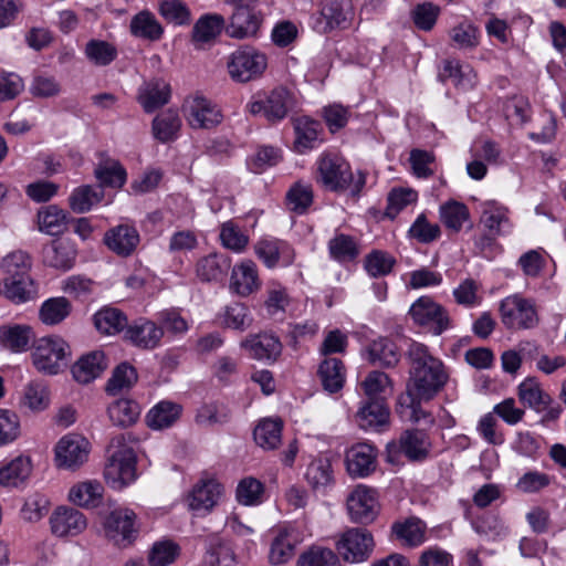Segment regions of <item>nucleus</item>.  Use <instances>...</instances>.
<instances>
[{
    "label": "nucleus",
    "instance_id": "nucleus-1",
    "mask_svg": "<svg viewBox=\"0 0 566 566\" xmlns=\"http://www.w3.org/2000/svg\"><path fill=\"white\" fill-rule=\"evenodd\" d=\"M410 361L406 391L424 401L433 399L447 385L449 373L443 361L422 343L413 342L408 349Z\"/></svg>",
    "mask_w": 566,
    "mask_h": 566
},
{
    "label": "nucleus",
    "instance_id": "nucleus-2",
    "mask_svg": "<svg viewBox=\"0 0 566 566\" xmlns=\"http://www.w3.org/2000/svg\"><path fill=\"white\" fill-rule=\"evenodd\" d=\"M107 452L104 478L112 489L122 490L137 478L135 451L126 443L125 436L118 434L111 440Z\"/></svg>",
    "mask_w": 566,
    "mask_h": 566
},
{
    "label": "nucleus",
    "instance_id": "nucleus-3",
    "mask_svg": "<svg viewBox=\"0 0 566 566\" xmlns=\"http://www.w3.org/2000/svg\"><path fill=\"white\" fill-rule=\"evenodd\" d=\"M268 67L266 55L258 49L243 45L227 60V71L235 83H248L260 78Z\"/></svg>",
    "mask_w": 566,
    "mask_h": 566
},
{
    "label": "nucleus",
    "instance_id": "nucleus-4",
    "mask_svg": "<svg viewBox=\"0 0 566 566\" xmlns=\"http://www.w3.org/2000/svg\"><path fill=\"white\" fill-rule=\"evenodd\" d=\"M350 0H321L318 11L311 17V25L319 34L348 29L354 19Z\"/></svg>",
    "mask_w": 566,
    "mask_h": 566
},
{
    "label": "nucleus",
    "instance_id": "nucleus-5",
    "mask_svg": "<svg viewBox=\"0 0 566 566\" xmlns=\"http://www.w3.org/2000/svg\"><path fill=\"white\" fill-rule=\"evenodd\" d=\"M429 448L430 442L423 430L407 429L400 434L398 440L387 443L385 459L394 465L402 463V455L410 461H420L427 458Z\"/></svg>",
    "mask_w": 566,
    "mask_h": 566
},
{
    "label": "nucleus",
    "instance_id": "nucleus-6",
    "mask_svg": "<svg viewBox=\"0 0 566 566\" xmlns=\"http://www.w3.org/2000/svg\"><path fill=\"white\" fill-rule=\"evenodd\" d=\"M70 356L69 344L56 336L39 339L32 352L33 365L40 373L48 375L59 374L67 365Z\"/></svg>",
    "mask_w": 566,
    "mask_h": 566
},
{
    "label": "nucleus",
    "instance_id": "nucleus-7",
    "mask_svg": "<svg viewBox=\"0 0 566 566\" xmlns=\"http://www.w3.org/2000/svg\"><path fill=\"white\" fill-rule=\"evenodd\" d=\"M297 106L295 94L284 86H277L249 104L253 115H260L268 122L275 124L283 120Z\"/></svg>",
    "mask_w": 566,
    "mask_h": 566
},
{
    "label": "nucleus",
    "instance_id": "nucleus-8",
    "mask_svg": "<svg viewBox=\"0 0 566 566\" xmlns=\"http://www.w3.org/2000/svg\"><path fill=\"white\" fill-rule=\"evenodd\" d=\"M500 314L503 325L509 329H531L539 322L534 301L518 294L502 300Z\"/></svg>",
    "mask_w": 566,
    "mask_h": 566
},
{
    "label": "nucleus",
    "instance_id": "nucleus-9",
    "mask_svg": "<svg viewBox=\"0 0 566 566\" xmlns=\"http://www.w3.org/2000/svg\"><path fill=\"white\" fill-rule=\"evenodd\" d=\"M317 182L329 191L338 192L349 188L353 172L349 164L335 154H323L317 160Z\"/></svg>",
    "mask_w": 566,
    "mask_h": 566
},
{
    "label": "nucleus",
    "instance_id": "nucleus-10",
    "mask_svg": "<svg viewBox=\"0 0 566 566\" xmlns=\"http://www.w3.org/2000/svg\"><path fill=\"white\" fill-rule=\"evenodd\" d=\"M182 111L188 125L193 129H212L223 119L218 105L201 95L187 97Z\"/></svg>",
    "mask_w": 566,
    "mask_h": 566
},
{
    "label": "nucleus",
    "instance_id": "nucleus-11",
    "mask_svg": "<svg viewBox=\"0 0 566 566\" xmlns=\"http://www.w3.org/2000/svg\"><path fill=\"white\" fill-rule=\"evenodd\" d=\"M105 535L114 545L125 548L132 545L138 535L136 514L129 509H115L105 517Z\"/></svg>",
    "mask_w": 566,
    "mask_h": 566
},
{
    "label": "nucleus",
    "instance_id": "nucleus-12",
    "mask_svg": "<svg viewBox=\"0 0 566 566\" xmlns=\"http://www.w3.org/2000/svg\"><path fill=\"white\" fill-rule=\"evenodd\" d=\"M337 552L349 563L366 562L373 554L375 541L373 534L363 527H353L344 532L336 544Z\"/></svg>",
    "mask_w": 566,
    "mask_h": 566
},
{
    "label": "nucleus",
    "instance_id": "nucleus-13",
    "mask_svg": "<svg viewBox=\"0 0 566 566\" xmlns=\"http://www.w3.org/2000/svg\"><path fill=\"white\" fill-rule=\"evenodd\" d=\"M409 314L416 324L428 327L433 335H440L450 327L446 310L428 296L419 297L411 305Z\"/></svg>",
    "mask_w": 566,
    "mask_h": 566
},
{
    "label": "nucleus",
    "instance_id": "nucleus-14",
    "mask_svg": "<svg viewBox=\"0 0 566 566\" xmlns=\"http://www.w3.org/2000/svg\"><path fill=\"white\" fill-rule=\"evenodd\" d=\"M90 442L78 434H66L55 447V461L59 468L76 470L86 462Z\"/></svg>",
    "mask_w": 566,
    "mask_h": 566
},
{
    "label": "nucleus",
    "instance_id": "nucleus-15",
    "mask_svg": "<svg viewBox=\"0 0 566 566\" xmlns=\"http://www.w3.org/2000/svg\"><path fill=\"white\" fill-rule=\"evenodd\" d=\"M254 253L265 268L290 266L295 260L293 247L277 238H262L254 244Z\"/></svg>",
    "mask_w": 566,
    "mask_h": 566
},
{
    "label": "nucleus",
    "instance_id": "nucleus-16",
    "mask_svg": "<svg viewBox=\"0 0 566 566\" xmlns=\"http://www.w3.org/2000/svg\"><path fill=\"white\" fill-rule=\"evenodd\" d=\"M356 422L363 430L381 432L389 428L390 410L386 399H365L356 412Z\"/></svg>",
    "mask_w": 566,
    "mask_h": 566
},
{
    "label": "nucleus",
    "instance_id": "nucleus-17",
    "mask_svg": "<svg viewBox=\"0 0 566 566\" xmlns=\"http://www.w3.org/2000/svg\"><path fill=\"white\" fill-rule=\"evenodd\" d=\"M249 356L255 360L274 363L282 354L283 345L280 338L268 332L250 334L240 344Z\"/></svg>",
    "mask_w": 566,
    "mask_h": 566
},
{
    "label": "nucleus",
    "instance_id": "nucleus-18",
    "mask_svg": "<svg viewBox=\"0 0 566 566\" xmlns=\"http://www.w3.org/2000/svg\"><path fill=\"white\" fill-rule=\"evenodd\" d=\"M103 242L116 255L127 258L137 250L140 235L135 226L120 223L105 232Z\"/></svg>",
    "mask_w": 566,
    "mask_h": 566
},
{
    "label": "nucleus",
    "instance_id": "nucleus-19",
    "mask_svg": "<svg viewBox=\"0 0 566 566\" xmlns=\"http://www.w3.org/2000/svg\"><path fill=\"white\" fill-rule=\"evenodd\" d=\"M376 492L364 485L357 486L347 499V510L353 522L367 524L377 515Z\"/></svg>",
    "mask_w": 566,
    "mask_h": 566
},
{
    "label": "nucleus",
    "instance_id": "nucleus-20",
    "mask_svg": "<svg viewBox=\"0 0 566 566\" xmlns=\"http://www.w3.org/2000/svg\"><path fill=\"white\" fill-rule=\"evenodd\" d=\"M480 223L486 231L499 237L511 233L513 223L507 207L496 200H486L480 205Z\"/></svg>",
    "mask_w": 566,
    "mask_h": 566
},
{
    "label": "nucleus",
    "instance_id": "nucleus-21",
    "mask_svg": "<svg viewBox=\"0 0 566 566\" xmlns=\"http://www.w3.org/2000/svg\"><path fill=\"white\" fill-rule=\"evenodd\" d=\"M51 531L59 537L76 536L87 526L86 517L74 507L60 506L50 517Z\"/></svg>",
    "mask_w": 566,
    "mask_h": 566
},
{
    "label": "nucleus",
    "instance_id": "nucleus-22",
    "mask_svg": "<svg viewBox=\"0 0 566 566\" xmlns=\"http://www.w3.org/2000/svg\"><path fill=\"white\" fill-rule=\"evenodd\" d=\"M262 24V15L256 8L232 10L226 33L233 39L255 36Z\"/></svg>",
    "mask_w": 566,
    "mask_h": 566
},
{
    "label": "nucleus",
    "instance_id": "nucleus-23",
    "mask_svg": "<svg viewBox=\"0 0 566 566\" xmlns=\"http://www.w3.org/2000/svg\"><path fill=\"white\" fill-rule=\"evenodd\" d=\"M163 337V327L146 318H139L125 331V338L142 349L158 347Z\"/></svg>",
    "mask_w": 566,
    "mask_h": 566
},
{
    "label": "nucleus",
    "instance_id": "nucleus-24",
    "mask_svg": "<svg viewBox=\"0 0 566 566\" xmlns=\"http://www.w3.org/2000/svg\"><path fill=\"white\" fill-rule=\"evenodd\" d=\"M170 85L163 78L144 82L137 93V101L146 113H154L169 102Z\"/></svg>",
    "mask_w": 566,
    "mask_h": 566
},
{
    "label": "nucleus",
    "instance_id": "nucleus-25",
    "mask_svg": "<svg viewBox=\"0 0 566 566\" xmlns=\"http://www.w3.org/2000/svg\"><path fill=\"white\" fill-rule=\"evenodd\" d=\"M43 263L48 266L67 271L76 259L75 245L67 239H55L42 249Z\"/></svg>",
    "mask_w": 566,
    "mask_h": 566
},
{
    "label": "nucleus",
    "instance_id": "nucleus-26",
    "mask_svg": "<svg viewBox=\"0 0 566 566\" xmlns=\"http://www.w3.org/2000/svg\"><path fill=\"white\" fill-rule=\"evenodd\" d=\"M377 450L367 443L353 446L346 452V467L350 475L364 478L376 469Z\"/></svg>",
    "mask_w": 566,
    "mask_h": 566
},
{
    "label": "nucleus",
    "instance_id": "nucleus-27",
    "mask_svg": "<svg viewBox=\"0 0 566 566\" xmlns=\"http://www.w3.org/2000/svg\"><path fill=\"white\" fill-rule=\"evenodd\" d=\"M261 287L258 266L252 260H243L232 269L230 289L240 296H249Z\"/></svg>",
    "mask_w": 566,
    "mask_h": 566
},
{
    "label": "nucleus",
    "instance_id": "nucleus-28",
    "mask_svg": "<svg viewBox=\"0 0 566 566\" xmlns=\"http://www.w3.org/2000/svg\"><path fill=\"white\" fill-rule=\"evenodd\" d=\"M302 542V536L296 527L289 525L279 531L271 543L269 559L273 565H281L290 560L294 549Z\"/></svg>",
    "mask_w": 566,
    "mask_h": 566
},
{
    "label": "nucleus",
    "instance_id": "nucleus-29",
    "mask_svg": "<svg viewBox=\"0 0 566 566\" xmlns=\"http://www.w3.org/2000/svg\"><path fill=\"white\" fill-rule=\"evenodd\" d=\"M107 366L108 361L104 352L94 350L83 355L72 366V375L77 382L88 384L99 377Z\"/></svg>",
    "mask_w": 566,
    "mask_h": 566
},
{
    "label": "nucleus",
    "instance_id": "nucleus-30",
    "mask_svg": "<svg viewBox=\"0 0 566 566\" xmlns=\"http://www.w3.org/2000/svg\"><path fill=\"white\" fill-rule=\"evenodd\" d=\"M231 268V260L222 253H210L196 263V275L201 282H221Z\"/></svg>",
    "mask_w": 566,
    "mask_h": 566
},
{
    "label": "nucleus",
    "instance_id": "nucleus-31",
    "mask_svg": "<svg viewBox=\"0 0 566 566\" xmlns=\"http://www.w3.org/2000/svg\"><path fill=\"white\" fill-rule=\"evenodd\" d=\"M364 353L370 364L385 368L396 366L400 359L396 344L387 337L373 340Z\"/></svg>",
    "mask_w": 566,
    "mask_h": 566
},
{
    "label": "nucleus",
    "instance_id": "nucleus-32",
    "mask_svg": "<svg viewBox=\"0 0 566 566\" xmlns=\"http://www.w3.org/2000/svg\"><path fill=\"white\" fill-rule=\"evenodd\" d=\"M421 401L424 399L405 391L398 397L396 411L403 421L431 426L434 419L430 412L422 409Z\"/></svg>",
    "mask_w": 566,
    "mask_h": 566
},
{
    "label": "nucleus",
    "instance_id": "nucleus-33",
    "mask_svg": "<svg viewBox=\"0 0 566 566\" xmlns=\"http://www.w3.org/2000/svg\"><path fill=\"white\" fill-rule=\"evenodd\" d=\"M220 494L221 485L217 481H202L195 485L189 497V507L199 514H206L217 504Z\"/></svg>",
    "mask_w": 566,
    "mask_h": 566
},
{
    "label": "nucleus",
    "instance_id": "nucleus-34",
    "mask_svg": "<svg viewBox=\"0 0 566 566\" xmlns=\"http://www.w3.org/2000/svg\"><path fill=\"white\" fill-rule=\"evenodd\" d=\"M427 525L418 517H409L401 522H395L391 533L401 545L417 547L426 539Z\"/></svg>",
    "mask_w": 566,
    "mask_h": 566
},
{
    "label": "nucleus",
    "instance_id": "nucleus-35",
    "mask_svg": "<svg viewBox=\"0 0 566 566\" xmlns=\"http://www.w3.org/2000/svg\"><path fill=\"white\" fill-rule=\"evenodd\" d=\"M181 413V405L169 400H161L148 411L146 422L151 429L163 430L175 424Z\"/></svg>",
    "mask_w": 566,
    "mask_h": 566
},
{
    "label": "nucleus",
    "instance_id": "nucleus-36",
    "mask_svg": "<svg viewBox=\"0 0 566 566\" xmlns=\"http://www.w3.org/2000/svg\"><path fill=\"white\" fill-rule=\"evenodd\" d=\"M317 375L323 388L331 392L339 391L345 384L346 369L339 358L326 357L319 364Z\"/></svg>",
    "mask_w": 566,
    "mask_h": 566
},
{
    "label": "nucleus",
    "instance_id": "nucleus-37",
    "mask_svg": "<svg viewBox=\"0 0 566 566\" xmlns=\"http://www.w3.org/2000/svg\"><path fill=\"white\" fill-rule=\"evenodd\" d=\"M181 128V118L171 108L159 113L151 123V132L158 142L165 144L177 139Z\"/></svg>",
    "mask_w": 566,
    "mask_h": 566
},
{
    "label": "nucleus",
    "instance_id": "nucleus-38",
    "mask_svg": "<svg viewBox=\"0 0 566 566\" xmlns=\"http://www.w3.org/2000/svg\"><path fill=\"white\" fill-rule=\"evenodd\" d=\"M33 336V332L28 325L0 326V344L14 353L25 352Z\"/></svg>",
    "mask_w": 566,
    "mask_h": 566
},
{
    "label": "nucleus",
    "instance_id": "nucleus-39",
    "mask_svg": "<svg viewBox=\"0 0 566 566\" xmlns=\"http://www.w3.org/2000/svg\"><path fill=\"white\" fill-rule=\"evenodd\" d=\"M305 479L314 491H325L334 483V471L326 457L313 459L305 472Z\"/></svg>",
    "mask_w": 566,
    "mask_h": 566
},
{
    "label": "nucleus",
    "instance_id": "nucleus-40",
    "mask_svg": "<svg viewBox=\"0 0 566 566\" xmlns=\"http://www.w3.org/2000/svg\"><path fill=\"white\" fill-rule=\"evenodd\" d=\"M319 123L308 117H298L293 120L295 133L294 148L304 154L315 147L318 139Z\"/></svg>",
    "mask_w": 566,
    "mask_h": 566
},
{
    "label": "nucleus",
    "instance_id": "nucleus-41",
    "mask_svg": "<svg viewBox=\"0 0 566 566\" xmlns=\"http://www.w3.org/2000/svg\"><path fill=\"white\" fill-rule=\"evenodd\" d=\"M129 28L134 36L148 41H158L164 33V29L156 17L146 10L132 18Z\"/></svg>",
    "mask_w": 566,
    "mask_h": 566
},
{
    "label": "nucleus",
    "instance_id": "nucleus-42",
    "mask_svg": "<svg viewBox=\"0 0 566 566\" xmlns=\"http://www.w3.org/2000/svg\"><path fill=\"white\" fill-rule=\"evenodd\" d=\"M441 81L451 78L453 84L461 90L468 91L476 84V73L469 64H461L454 60L444 62L443 71L440 73Z\"/></svg>",
    "mask_w": 566,
    "mask_h": 566
},
{
    "label": "nucleus",
    "instance_id": "nucleus-43",
    "mask_svg": "<svg viewBox=\"0 0 566 566\" xmlns=\"http://www.w3.org/2000/svg\"><path fill=\"white\" fill-rule=\"evenodd\" d=\"M94 175L99 181V187L122 188L127 179L125 168L118 160L107 158L95 168Z\"/></svg>",
    "mask_w": 566,
    "mask_h": 566
},
{
    "label": "nucleus",
    "instance_id": "nucleus-44",
    "mask_svg": "<svg viewBox=\"0 0 566 566\" xmlns=\"http://www.w3.org/2000/svg\"><path fill=\"white\" fill-rule=\"evenodd\" d=\"M331 259L338 263L354 261L360 253L356 240L345 233H335L327 243Z\"/></svg>",
    "mask_w": 566,
    "mask_h": 566
},
{
    "label": "nucleus",
    "instance_id": "nucleus-45",
    "mask_svg": "<svg viewBox=\"0 0 566 566\" xmlns=\"http://www.w3.org/2000/svg\"><path fill=\"white\" fill-rule=\"evenodd\" d=\"M226 29L221 14L208 13L198 19L192 28L193 42L207 43L214 40Z\"/></svg>",
    "mask_w": 566,
    "mask_h": 566
},
{
    "label": "nucleus",
    "instance_id": "nucleus-46",
    "mask_svg": "<svg viewBox=\"0 0 566 566\" xmlns=\"http://www.w3.org/2000/svg\"><path fill=\"white\" fill-rule=\"evenodd\" d=\"M282 428L280 419H263L254 429V441L264 450H274L281 443Z\"/></svg>",
    "mask_w": 566,
    "mask_h": 566
},
{
    "label": "nucleus",
    "instance_id": "nucleus-47",
    "mask_svg": "<svg viewBox=\"0 0 566 566\" xmlns=\"http://www.w3.org/2000/svg\"><path fill=\"white\" fill-rule=\"evenodd\" d=\"M3 292L15 304L25 303L36 295V287L31 276L19 279L3 277Z\"/></svg>",
    "mask_w": 566,
    "mask_h": 566
},
{
    "label": "nucleus",
    "instance_id": "nucleus-48",
    "mask_svg": "<svg viewBox=\"0 0 566 566\" xmlns=\"http://www.w3.org/2000/svg\"><path fill=\"white\" fill-rule=\"evenodd\" d=\"M104 198V190L97 186H81L75 188L70 198V208L76 213L90 211L94 206L99 203Z\"/></svg>",
    "mask_w": 566,
    "mask_h": 566
},
{
    "label": "nucleus",
    "instance_id": "nucleus-49",
    "mask_svg": "<svg viewBox=\"0 0 566 566\" xmlns=\"http://www.w3.org/2000/svg\"><path fill=\"white\" fill-rule=\"evenodd\" d=\"M32 464L29 458L18 457L0 468V484L4 486H19L31 474Z\"/></svg>",
    "mask_w": 566,
    "mask_h": 566
},
{
    "label": "nucleus",
    "instance_id": "nucleus-50",
    "mask_svg": "<svg viewBox=\"0 0 566 566\" xmlns=\"http://www.w3.org/2000/svg\"><path fill=\"white\" fill-rule=\"evenodd\" d=\"M104 488L97 481H86L74 485L69 493L72 503L78 506L95 507L99 504Z\"/></svg>",
    "mask_w": 566,
    "mask_h": 566
},
{
    "label": "nucleus",
    "instance_id": "nucleus-51",
    "mask_svg": "<svg viewBox=\"0 0 566 566\" xmlns=\"http://www.w3.org/2000/svg\"><path fill=\"white\" fill-rule=\"evenodd\" d=\"M221 324L224 327L244 332L253 322V317L249 307L240 302H232L228 304L221 314Z\"/></svg>",
    "mask_w": 566,
    "mask_h": 566
},
{
    "label": "nucleus",
    "instance_id": "nucleus-52",
    "mask_svg": "<svg viewBox=\"0 0 566 566\" xmlns=\"http://www.w3.org/2000/svg\"><path fill=\"white\" fill-rule=\"evenodd\" d=\"M94 324L101 333L107 335H115L128 327L126 315L114 307L99 310L94 315Z\"/></svg>",
    "mask_w": 566,
    "mask_h": 566
},
{
    "label": "nucleus",
    "instance_id": "nucleus-53",
    "mask_svg": "<svg viewBox=\"0 0 566 566\" xmlns=\"http://www.w3.org/2000/svg\"><path fill=\"white\" fill-rule=\"evenodd\" d=\"M107 413L114 426L125 428L137 421L140 415V408L139 405L133 400L119 399L108 407Z\"/></svg>",
    "mask_w": 566,
    "mask_h": 566
},
{
    "label": "nucleus",
    "instance_id": "nucleus-54",
    "mask_svg": "<svg viewBox=\"0 0 566 566\" xmlns=\"http://www.w3.org/2000/svg\"><path fill=\"white\" fill-rule=\"evenodd\" d=\"M38 224L42 232L50 235L59 234L65 229L66 212L57 206H46L38 212Z\"/></svg>",
    "mask_w": 566,
    "mask_h": 566
},
{
    "label": "nucleus",
    "instance_id": "nucleus-55",
    "mask_svg": "<svg viewBox=\"0 0 566 566\" xmlns=\"http://www.w3.org/2000/svg\"><path fill=\"white\" fill-rule=\"evenodd\" d=\"M72 305L67 298L52 297L41 305L39 315L45 325H56L70 315Z\"/></svg>",
    "mask_w": 566,
    "mask_h": 566
},
{
    "label": "nucleus",
    "instance_id": "nucleus-56",
    "mask_svg": "<svg viewBox=\"0 0 566 566\" xmlns=\"http://www.w3.org/2000/svg\"><path fill=\"white\" fill-rule=\"evenodd\" d=\"M230 412L217 402L203 403L197 409L195 422L202 428L221 426L229 421Z\"/></svg>",
    "mask_w": 566,
    "mask_h": 566
},
{
    "label": "nucleus",
    "instance_id": "nucleus-57",
    "mask_svg": "<svg viewBox=\"0 0 566 566\" xmlns=\"http://www.w3.org/2000/svg\"><path fill=\"white\" fill-rule=\"evenodd\" d=\"M84 53L87 60L97 66L109 65L117 57V49L114 44L97 39L86 43Z\"/></svg>",
    "mask_w": 566,
    "mask_h": 566
},
{
    "label": "nucleus",
    "instance_id": "nucleus-58",
    "mask_svg": "<svg viewBox=\"0 0 566 566\" xmlns=\"http://www.w3.org/2000/svg\"><path fill=\"white\" fill-rule=\"evenodd\" d=\"M440 220L448 228L455 232L462 229V226L470 218L468 207L459 201L449 200L440 207Z\"/></svg>",
    "mask_w": 566,
    "mask_h": 566
},
{
    "label": "nucleus",
    "instance_id": "nucleus-59",
    "mask_svg": "<svg viewBox=\"0 0 566 566\" xmlns=\"http://www.w3.org/2000/svg\"><path fill=\"white\" fill-rule=\"evenodd\" d=\"M518 397L524 405L536 410L544 409L551 402L549 395L544 392L533 378L525 379L518 386Z\"/></svg>",
    "mask_w": 566,
    "mask_h": 566
},
{
    "label": "nucleus",
    "instance_id": "nucleus-60",
    "mask_svg": "<svg viewBox=\"0 0 566 566\" xmlns=\"http://www.w3.org/2000/svg\"><path fill=\"white\" fill-rule=\"evenodd\" d=\"M31 258L24 251L18 250L7 254L1 261L4 277L14 279L30 276Z\"/></svg>",
    "mask_w": 566,
    "mask_h": 566
},
{
    "label": "nucleus",
    "instance_id": "nucleus-61",
    "mask_svg": "<svg viewBox=\"0 0 566 566\" xmlns=\"http://www.w3.org/2000/svg\"><path fill=\"white\" fill-rule=\"evenodd\" d=\"M137 381V373L127 363L118 365L112 377L107 380L105 390L108 395L116 396L124 389L130 388Z\"/></svg>",
    "mask_w": 566,
    "mask_h": 566
},
{
    "label": "nucleus",
    "instance_id": "nucleus-62",
    "mask_svg": "<svg viewBox=\"0 0 566 566\" xmlns=\"http://www.w3.org/2000/svg\"><path fill=\"white\" fill-rule=\"evenodd\" d=\"M219 238L226 249L235 253H242L249 244L248 234L233 221H227L221 224Z\"/></svg>",
    "mask_w": 566,
    "mask_h": 566
},
{
    "label": "nucleus",
    "instance_id": "nucleus-63",
    "mask_svg": "<svg viewBox=\"0 0 566 566\" xmlns=\"http://www.w3.org/2000/svg\"><path fill=\"white\" fill-rule=\"evenodd\" d=\"M21 403L31 411H42L50 405V394L46 386L39 381L29 382L23 390Z\"/></svg>",
    "mask_w": 566,
    "mask_h": 566
},
{
    "label": "nucleus",
    "instance_id": "nucleus-64",
    "mask_svg": "<svg viewBox=\"0 0 566 566\" xmlns=\"http://www.w3.org/2000/svg\"><path fill=\"white\" fill-rule=\"evenodd\" d=\"M297 566H340L337 555L328 548L312 547L303 553Z\"/></svg>",
    "mask_w": 566,
    "mask_h": 566
}]
</instances>
